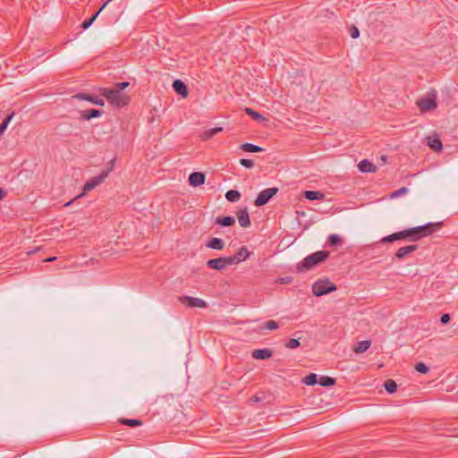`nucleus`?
Wrapping results in <instances>:
<instances>
[{
	"mask_svg": "<svg viewBox=\"0 0 458 458\" xmlns=\"http://www.w3.org/2000/svg\"><path fill=\"white\" fill-rule=\"evenodd\" d=\"M103 9L104 8H102L101 6L100 9L97 13H95L89 19L83 21L81 23V28L83 30L89 29Z\"/></svg>",
	"mask_w": 458,
	"mask_h": 458,
	"instance_id": "obj_27",
	"label": "nucleus"
},
{
	"mask_svg": "<svg viewBox=\"0 0 458 458\" xmlns=\"http://www.w3.org/2000/svg\"><path fill=\"white\" fill-rule=\"evenodd\" d=\"M450 321V316L449 314L445 313V314H443L440 318V322L442 324H446Z\"/></svg>",
	"mask_w": 458,
	"mask_h": 458,
	"instance_id": "obj_43",
	"label": "nucleus"
},
{
	"mask_svg": "<svg viewBox=\"0 0 458 458\" xmlns=\"http://www.w3.org/2000/svg\"><path fill=\"white\" fill-rule=\"evenodd\" d=\"M303 194L309 200H322L325 199L324 193L318 191H305Z\"/></svg>",
	"mask_w": 458,
	"mask_h": 458,
	"instance_id": "obj_20",
	"label": "nucleus"
},
{
	"mask_svg": "<svg viewBox=\"0 0 458 458\" xmlns=\"http://www.w3.org/2000/svg\"><path fill=\"white\" fill-rule=\"evenodd\" d=\"M206 175L201 172H193L189 176V183L193 187H199L205 183Z\"/></svg>",
	"mask_w": 458,
	"mask_h": 458,
	"instance_id": "obj_12",
	"label": "nucleus"
},
{
	"mask_svg": "<svg viewBox=\"0 0 458 458\" xmlns=\"http://www.w3.org/2000/svg\"><path fill=\"white\" fill-rule=\"evenodd\" d=\"M359 35H360V31H359L358 28H356V27H354V26H353V27L352 28V30H351V37H352V38H358V37H359Z\"/></svg>",
	"mask_w": 458,
	"mask_h": 458,
	"instance_id": "obj_42",
	"label": "nucleus"
},
{
	"mask_svg": "<svg viewBox=\"0 0 458 458\" xmlns=\"http://www.w3.org/2000/svg\"><path fill=\"white\" fill-rule=\"evenodd\" d=\"M113 170V165L104 170L98 176L90 178L83 186V192L89 191L95 189L98 185L105 181V179L108 176L109 173Z\"/></svg>",
	"mask_w": 458,
	"mask_h": 458,
	"instance_id": "obj_6",
	"label": "nucleus"
},
{
	"mask_svg": "<svg viewBox=\"0 0 458 458\" xmlns=\"http://www.w3.org/2000/svg\"><path fill=\"white\" fill-rule=\"evenodd\" d=\"M130 85V82L124 81V82H117L115 83L113 88L120 92H123L124 89H126Z\"/></svg>",
	"mask_w": 458,
	"mask_h": 458,
	"instance_id": "obj_40",
	"label": "nucleus"
},
{
	"mask_svg": "<svg viewBox=\"0 0 458 458\" xmlns=\"http://www.w3.org/2000/svg\"><path fill=\"white\" fill-rule=\"evenodd\" d=\"M329 256V252L327 250L316 251L307 256L301 263L297 265L298 271H308L315 266L325 261Z\"/></svg>",
	"mask_w": 458,
	"mask_h": 458,
	"instance_id": "obj_3",
	"label": "nucleus"
},
{
	"mask_svg": "<svg viewBox=\"0 0 458 458\" xmlns=\"http://www.w3.org/2000/svg\"><path fill=\"white\" fill-rule=\"evenodd\" d=\"M278 323L275 320H267L263 325V328L268 330H276L278 328Z\"/></svg>",
	"mask_w": 458,
	"mask_h": 458,
	"instance_id": "obj_36",
	"label": "nucleus"
},
{
	"mask_svg": "<svg viewBox=\"0 0 458 458\" xmlns=\"http://www.w3.org/2000/svg\"><path fill=\"white\" fill-rule=\"evenodd\" d=\"M415 369L422 374H426L429 370L428 367L423 362H419L418 364H416Z\"/></svg>",
	"mask_w": 458,
	"mask_h": 458,
	"instance_id": "obj_39",
	"label": "nucleus"
},
{
	"mask_svg": "<svg viewBox=\"0 0 458 458\" xmlns=\"http://www.w3.org/2000/svg\"><path fill=\"white\" fill-rule=\"evenodd\" d=\"M336 290V285L326 278L315 282L312 285V292L315 296H322Z\"/></svg>",
	"mask_w": 458,
	"mask_h": 458,
	"instance_id": "obj_4",
	"label": "nucleus"
},
{
	"mask_svg": "<svg viewBox=\"0 0 458 458\" xmlns=\"http://www.w3.org/2000/svg\"><path fill=\"white\" fill-rule=\"evenodd\" d=\"M206 246L213 250H221L225 248V242L220 238L214 237L207 242Z\"/></svg>",
	"mask_w": 458,
	"mask_h": 458,
	"instance_id": "obj_19",
	"label": "nucleus"
},
{
	"mask_svg": "<svg viewBox=\"0 0 458 458\" xmlns=\"http://www.w3.org/2000/svg\"><path fill=\"white\" fill-rule=\"evenodd\" d=\"M121 424L129 426V427H136V426H141L142 421L140 420H132V419H120L119 420Z\"/></svg>",
	"mask_w": 458,
	"mask_h": 458,
	"instance_id": "obj_30",
	"label": "nucleus"
},
{
	"mask_svg": "<svg viewBox=\"0 0 458 458\" xmlns=\"http://www.w3.org/2000/svg\"><path fill=\"white\" fill-rule=\"evenodd\" d=\"M427 142H428V145L429 146V148L431 149H433L434 151L439 152L443 148L441 140L437 137L436 138L428 137Z\"/></svg>",
	"mask_w": 458,
	"mask_h": 458,
	"instance_id": "obj_22",
	"label": "nucleus"
},
{
	"mask_svg": "<svg viewBox=\"0 0 458 458\" xmlns=\"http://www.w3.org/2000/svg\"><path fill=\"white\" fill-rule=\"evenodd\" d=\"M223 131L222 127H215L212 129L206 130L202 135L201 138L204 140H207L210 138H212L214 135L217 134L218 132H221Z\"/></svg>",
	"mask_w": 458,
	"mask_h": 458,
	"instance_id": "obj_24",
	"label": "nucleus"
},
{
	"mask_svg": "<svg viewBox=\"0 0 458 458\" xmlns=\"http://www.w3.org/2000/svg\"><path fill=\"white\" fill-rule=\"evenodd\" d=\"M279 189L277 187H272V188H267L263 191H261L255 201H254V204L256 207H261V206H264L266 205L272 197H274L277 192H278Z\"/></svg>",
	"mask_w": 458,
	"mask_h": 458,
	"instance_id": "obj_7",
	"label": "nucleus"
},
{
	"mask_svg": "<svg viewBox=\"0 0 458 458\" xmlns=\"http://www.w3.org/2000/svg\"><path fill=\"white\" fill-rule=\"evenodd\" d=\"M179 301L188 308L205 309L208 307V303L204 300H202L200 298H197V297H191V296L184 295V296L179 297Z\"/></svg>",
	"mask_w": 458,
	"mask_h": 458,
	"instance_id": "obj_9",
	"label": "nucleus"
},
{
	"mask_svg": "<svg viewBox=\"0 0 458 458\" xmlns=\"http://www.w3.org/2000/svg\"><path fill=\"white\" fill-rule=\"evenodd\" d=\"M418 249L417 245H409L402 247L395 252V258L397 259H403L406 255L415 251Z\"/></svg>",
	"mask_w": 458,
	"mask_h": 458,
	"instance_id": "obj_17",
	"label": "nucleus"
},
{
	"mask_svg": "<svg viewBox=\"0 0 458 458\" xmlns=\"http://www.w3.org/2000/svg\"><path fill=\"white\" fill-rule=\"evenodd\" d=\"M381 159H382L383 162H386V156H382Z\"/></svg>",
	"mask_w": 458,
	"mask_h": 458,
	"instance_id": "obj_48",
	"label": "nucleus"
},
{
	"mask_svg": "<svg viewBox=\"0 0 458 458\" xmlns=\"http://www.w3.org/2000/svg\"><path fill=\"white\" fill-rule=\"evenodd\" d=\"M5 197V191L4 189L0 188V200Z\"/></svg>",
	"mask_w": 458,
	"mask_h": 458,
	"instance_id": "obj_44",
	"label": "nucleus"
},
{
	"mask_svg": "<svg viewBox=\"0 0 458 458\" xmlns=\"http://www.w3.org/2000/svg\"><path fill=\"white\" fill-rule=\"evenodd\" d=\"M173 88L174 89V91L182 96V98H186L188 96V89H187V86L186 84L182 81L181 80H175L174 82H173Z\"/></svg>",
	"mask_w": 458,
	"mask_h": 458,
	"instance_id": "obj_15",
	"label": "nucleus"
},
{
	"mask_svg": "<svg viewBox=\"0 0 458 458\" xmlns=\"http://www.w3.org/2000/svg\"><path fill=\"white\" fill-rule=\"evenodd\" d=\"M235 219L233 216H217L215 219V224L222 226H231L234 225Z\"/></svg>",
	"mask_w": 458,
	"mask_h": 458,
	"instance_id": "obj_21",
	"label": "nucleus"
},
{
	"mask_svg": "<svg viewBox=\"0 0 458 458\" xmlns=\"http://www.w3.org/2000/svg\"><path fill=\"white\" fill-rule=\"evenodd\" d=\"M55 259H56V257H50V258L46 259L44 261L45 262H52Z\"/></svg>",
	"mask_w": 458,
	"mask_h": 458,
	"instance_id": "obj_45",
	"label": "nucleus"
},
{
	"mask_svg": "<svg viewBox=\"0 0 458 458\" xmlns=\"http://www.w3.org/2000/svg\"><path fill=\"white\" fill-rule=\"evenodd\" d=\"M442 226V223H428L424 225L405 229L381 239V242H393L394 241L409 239L411 241H418L422 237L432 234L436 230Z\"/></svg>",
	"mask_w": 458,
	"mask_h": 458,
	"instance_id": "obj_1",
	"label": "nucleus"
},
{
	"mask_svg": "<svg viewBox=\"0 0 458 458\" xmlns=\"http://www.w3.org/2000/svg\"><path fill=\"white\" fill-rule=\"evenodd\" d=\"M407 192H408V189L406 187H402L399 190H397L395 191H393L390 194V198L391 199H396V198H399L402 195L406 194Z\"/></svg>",
	"mask_w": 458,
	"mask_h": 458,
	"instance_id": "obj_37",
	"label": "nucleus"
},
{
	"mask_svg": "<svg viewBox=\"0 0 458 458\" xmlns=\"http://www.w3.org/2000/svg\"><path fill=\"white\" fill-rule=\"evenodd\" d=\"M303 383L307 386H314L318 383V376L315 373H310L303 378Z\"/></svg>",
	"mask_w": 458,
	"mask_h": 458,
	"instance_id": "obj_31",
	"label": "nucleus"
},
{
	"mask_svg": "<svg viewBox=\"0 0 458 458\" xmlns=\"http://www.w3.org/2000/svg\"><path fill=\"white\" fill-rule=\"evenodd\" d=\"M273 354V352L271 349L265 348V349H256L252 352L251 356L255 360H266L269 359Z\"/></svg>",
	"mask_w": 458,
	"mask_h": 458,
	"instance_id": "obj_13",
	"label": "nucleus"
},
{
	"mask_svg": "<svg viewBox=\"0 0 458 458\" xmlns=\"http://www.w3.org/2000/svg\"><path fill=\"white\" fill-rule=\"evenodd\" d=\"M385 389L389 393L393 394L397 389V385L393 379H387L384 384Z\"/></svg>",
	"mask_w": 458,
	"mask_h": 458,
	"instance_id": "obj_32",
	"label": "nucleus"
},
{
	"mask_svg": "<svg viewBox=\"0 0 458 458\" xmlns=\"http://www.w3.org/2000/svg\"><path fill=\"white\" fill-rule=\"evenodd\" d=\"M371 345V342L369 340H363L359 342L354 347L353 352L356 353H362L366 352Z\"/></svg>",
	"mask_w": 458,
	"mask_h": 458,
	"instance_id": "obj_23",
	"label": "nucleus"
},
{
	"mask_svg": "<svg viewBox=\"0 0 458 458\" xmlns=\"http://www.w3.org/2000/svg\"><path fill=\"white\" fill-rule=\"evenodd\" d=\"M103 111L98 109H89L86 111H82L81 113V120H90L92 118H97L102 115Z\"/></svg>",
	"mask_w": 458,
	"mask_h": 458,
	"instance_id": "obj_18",
	"label": "nucleus"
},
{
	"mask_svg": "<svg viewBox=\"0 0 458 458\" xmlns=\"http://www.w3.org/2000/svg\"><path fill=\"white\" fill-rule=\"evenodd\" d=\"M72 98H76L79 100H86V101L91 102L95 105L101 106H104V100L102 98H100L98 96L89 95L87 93H78V94L72 96Z\"/></svg>",
	"mask_w": 458,
	"mask_h": 458,
	"instance_id": "obj_11",
	"label": "nucleus"
},
{
	"mask_svg": "<svg viewBox=\"0 0 458 458\" xmlns=\"http://www.w3.org/2000/svg\"><path fill=\"white\" fill-rule=\"evenodd\" d=\"M437 94L435 89L430 90L425 98L417 101V105L421 112H428L437 108Z\"/></svg>",
	"mask_w": 458,
	"mask_h": 458,
	"instance_id": "obj_5",
	"label": "nucleus"
},
{
	"mask_svg": "<svg viewBox=\"0 0 458 458\" xmlns=\"http://www.w3.org/2000/svg\"><path fill=\"white\" fill-rule=\"evenodd\" d=\"M156 121L160 122V114L157 108H152L148 116V123H154Z\"/></svg>",
	"mask_w": 458,
	"mask_h": 458,
	"instance_id": "obj_29",
	"label": "nucleus"
},
{
	"mask_svg": "<svg viewBox=\"0 0 458 458\" xmlns=\"http://www.w3.org/2000/svg\"><path fill=\"white\" fill-rule=\"evenodd\" d=\"M225 199L230 202H237L241 199V193L236 190H230L225 193Z\"/></svg>",
	"mask_w": 458,
	"mask_h": 458,
	"instance_id": "obj_25",
	"label": "nucleus"
},
{
	"mask_svg": "<svg viewBox=\"0 0 458 458\" xmlns=\"http://www.w3.org/2000/svg\"><path fill=\"white\" fill-rule=\"evenodd\" d=\"M245 113L250 115L253 120H260V119H264L263 115L259 113H258L257 111L253 110L252 108L250 107H246L244 109Z\"/></svg>",
	"mask_w": 458,
	"mask_h": 458,
	"instance_id": "obj_33",
	"label": "nucleus"
},
{
	"mask_svg": "<svg viewBox=\"0 0 458 458\" xmlns=\"http://www.w3.org/2000/svg\"><path fill=\"white\" fill-rule=\"evenodd\" d=\"M111 1H112V0H106V1L103 4L102 8H105V7L107 5V4H108L109 2H111Z\"/></svg>",
	"mask_w": 458,
	"mask_h": 458,
	"instance_id": "obj_46",
	"label": "nucleus"
},
{
	"mask_svg": "<svg viewBox=\"0 0 458 458\" xmlns=\"http://www.w3.org/2000/svg\"><path fill=\"white\" fill-rule=\"evenodd\" d=\"M318 383L322 386H333L335 385V379L331 377L322 376Z\"/></svg>",
	"mask_w": 458,
	"mask_h": 458,
	"instance_id": "obj_28",
	"label": "nucleus"
},
{
	"mask_svg": "<svg viewBox=\"0 0 458 458\" xmlns=\"http://www.w3.org/2000/svg\"><path fill=\"white\" fill-rule=\"evenodd\" d=\"M233 265L230 257H220L208 260L207 267L214 270H224L228 266Z\"/></svg>",
	"mask_w": 458,
	"mask_h": 458,
	"instance_id": "obj_8",
	"label": "nucleus"
},
{
	"mask_svg": "<svg viewBox=\"0 0 458 458\" xmlns=\"http://www.w3.org/2000/svg\"><path fill=\"white\" fill-rule=\"evenodd\" d=\"M74 199H72L71 201L67 202L64 206L65 207H68L70 206L72 202H73Z\"/></svg>",
	"mask_w": 458,
	"mask_h": 458,
	"instance_id": "obj_47",
	"label": "nucleus"
},
{
	"mask_svg": "<svg viewBox=\"0 0 458 458\" xmlns=\"http://www.w3.org/2000/svg\"><path fill=\"white\" fill-rule=\"evenodd\" d=\"M84 193H81L80 195L77 196V198H81Z\"/></svg>",
	"mask_w": 458,
	"mask_h": 458,
	"instance_id": "obj_49",
	"label": "nucleus"
},
{
	"mask_svg": "<svg viewBox=\"0 0 458 458\" xmlns=\"http://www.w3.org/2000/svg\"><path fill=\"white\" fill-rule=\"evenodd\" d=\"M240 164L246 168H252L254 166L253 160L248 158L240 159Z\"/></svg>",
	"mask_w": 458,
	"mask_h": 458,
	"instance_id": "obj_41",
	"label": "nucleus"
},
{
	"mask_svg": "<svg viewBox=\"0 0 458 458\" xmlns=\"http://www.w3.org/2000/svg\"><path fill=\"white\" fill-rule=\"evenodd\" d=\"M358 168L361 173H376L377 170V165L368 159L361 160L358 165Z\"/></svg>",
	"mask_w": 458,
	"mask_h": 458,
	"instance_id": "obj_14",
	"label": "nucleus"
},
{
	"mask_svg": "<svg viewBox=\"0 0 458 458\" xmlns=\"http://www.w3.org/2000/svg\"><path fill=\"white\" fill-rule=\"evenodd\" d=\"M237 218L242 227H248L250 225V216L246 208L240 210L237 213Z\"/></svg>",
	"mask_w": 458,
	"mask_h": 458,
	"instance_id": "obj_16",
	"label": "nucleus"
},
{
	"mask_svg": "<svg viewBox=\"0 0 458 458\" xmlns=\"http://www.w3.org/2000/svg\"><path fill=\"white\" fill-rule=\"evenodd\" d=\"M100 93L105 97L107 102L114 106L120 107L130 103V98L123 92H120L114 88H101Z\"/></svg>",
	"mask_w": 458,
	"mask_h": 458,
	"instance_id": "obj_2",
	"label": "nucleus"
},
{
	"mask_svg": "<svg viewBox=\"0 0 458 458\" xmlns=\"http://www.w3.org/2000/svg\"><path fill=\"white\" fill-rule=\"evenodd\" d=\"M301 345L299 339H290L287 343H285L284 346L288 349H295Z\"/></svg>",
	"mask_w": 458,
	"mask_h": 458,
	"instance_id": "obj_38",
	"label": "nucleus"
},
{
	"mask_svg": "<svg viewBox=\"0 0 458 458\" xmlns=\"http://www.w3.org/2000/svg\"><path fill=\"white\" fill-rule=\"evenodd\" d=\"M13 116V113L7 115L6 118L3 121V123L0 124V138L2 137V134L6 130L9 123L11 122L12 118Z\"/></svg>",
	"mask_w": 458,
	"mask_h": 458,
	"instance_id": "obj_34",
	"label": "nucleus"
},
{
	"mask_svg": "<svg viewBox=\"0 0 458 458\" xmlns=\"http://www.w3.org/2000/svg\"><path fill=\"white\" fill-rule=\"evenodd\" d=\"M342 242V239L337 234H331L328 237V243L330 246H337Z\"/></svg>",
	"mask_w": 458,
	"mask_h": 458,
	"instance_id": "obj_35",
	"label": "nucleus"
},
{
	"mask_svg": "<svg viewBox=\"0 0 458 458\" xmlns=\"http://www.w3.org/2000/svg\"><path fill=\"white\" fill-rule=\"evenodd\" d=\"M241 148L246 152H261L264 150L261 147L252 143H244L241 146Z\"/></svg>",
	"mask_w": 458,
	"mask_h": 458,
	"instance_id": "obj_26",
	"label": "nucleus"
},
{
	"mask_svg": "<svg viewBox=\"0 0 458 458\" xmlns=\"http://www.w3.org/2000/svg\"><path fill=\"white\" fill-rule=\"evenodd\" d=\"M250 256L246 246H242L234 256H229L233 265L245 261Z\"/></svg>",
	"mask_w": 458,
	"mask_h": 458,
	"instance_id": "obj_10",
	"label": "nucleus"
}]
</instances>
